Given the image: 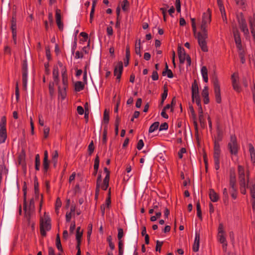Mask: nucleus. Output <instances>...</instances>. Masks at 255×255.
Segmentation results:
<instances>
[{
    "label": "nucleus",
    "mask_w": 255,
    "mask_h": 255,
    "mask_svg": "<svg viewBox=\"0 0 255 255\" xmlns=\"http://www.w3.org/2000/svg\"><path fill=\"white\" fill-rule=\"evenodd\" d=\"M211 21V10L208 8L206 12L203 14L201 24L200 28L201 32L198 33V42L202 50L204 52L208 51L206 39L207 38L206 27Z\"/></svg>",
    "instance_id": "nucleus-1"
},
{
    "label": "nucleus",
    "mask_w": 255,
    "mask_h": 255,
    "mask_svg": "<svg viewBox=\"0 0 255 255\" xmlns=\"http://www.w3.org/2000/svg\"><path fill=\"white\" fill-rule=\"evenodd\" d=\"M241 192L246 194V188L250 189L251 196V202L253 213L255 215V181L249 178V176H239Z\"/></svg>",
    "instance_id": "nucleus-2"
},
{
    "label": "nucleus",
    "mask_w": 255,
    "mask_h": 255,
    "mask_svg": "<svg viewBox=\"0 0 255 255\" xmlns=\"http://www.w3.org/2000/svg\"><path fill=\"white\" fill-rule=\"evenodd\" d=\"M51 228L50 218L49 215L45 212L43 216L40 217V228L41 235L43 237L45 236L46 232L49 231Z\"/></svg>",
    "instance_id": "nucleus-3"
},
{
    "label": "nucleus",
    "mask_w": 255,
    "mask_h": 255,
    "mask_svg": "<svg viewBox=\"0 0 255 255\" xmlns=\"http://www.w3.org/2000/svg\"><path fill=\"white\" fill-rule=\"evenodd\" d=\"M228 148L230 153L232 155H236L238 153L239 148V145L237 142V139L235 136L231 135L230 141L228 143Z\"/></svg>",
    "instance_id": "nucleus-4"
},
{
    "label": "nucleus",
    "mask_w": 255,
    "mask_h": 255,
    "mask_svg": "<svg viewBox=\"0 0 255 255\" xmlns=\"http://www.w3.org/2000/svg\"><path fill=\"white\" fill-rule=\"evenodd\" d=\"M219 154H220L219 145L215 142V147H214V158L215 168L216 170L219 169L220 168Z\"/></svg>",
    "instance_id": "nucleus-5"
},
{
    "label": "nucleus",
    "mask_w": 255,
    "mask_h": 255,
    "mask_svg": "<svg viewBox=\"0 0 255 255\" xmlns=\"http://www.w3.org/2000/svg\"><path fill=\"white\" fill-rule=\"evenodd\" d=\"M109 177L110 176H105L104 180H102L101 176H99L97 181V185L104 190H107L109 186Z\"/></svg>",
    "instance_id": "nucleus-6"
},
{
    "label": "nucleus",
    "mask_w": 255,
    "mask_h": 255,
    "mask_svg": "<svg viewBox=\"0 0 255 255\" xmlns=\"http://www.w3.org/2000/svg\"><path fill=\"white\" fill-rule=\"evenodd\" d=\"M236 176H231L230 185L231 188V196L234 199H236L237 197V188L236 186Z\"/></svg>",
    "instance_id": "nucleus-7"
},
{
    "label": "nucleus",
    "mask_w": 255,
    "mask_h": 255,
    "mask_svg": "<svg viewBox=\"0 0 255 255\" xmlns=\"http://www.w3.org/2000/svg\"><path fill=\"white\" fill-rule=\"evenodd\" d=\"M213 85L216 102L218 103H220L221 101L220 89L218 81L216 78L213 79Z\"/></svg>",
    "instance_id": "nucleus-8"
},
{
    "label": "nucleus",
    "mask_w": 255,
    "mask_h": 255,
    "mask_svg": "<svg viewBox=\"0 0 255 255\" xmlns=\"http://www.w3.org/2000/svg\"><path fill=\"white\" fill-rule=\"evenodd\" d=\"M123 65L122 61L119 62L115 66L114 75L117 76V79L120 80L123 72Z\"/></svg>",
    "instance_id": "nucleus-9"
},
{
    "label": "nucleus",
    "mask_w": 255,
    "mask_h": 255,
    "mask_svg": "<svg viewBox=\"0 0 255 255\" xmlns=\"http://www.w3.org/2000/svg\"><path fill=\"white\" fill-rule=\"evenodd\" d=\"M234 36L236 46L239 50H242L243 47L241 44V39L239 31L236 30L234 31Z\"/></svg>",
    "instance_id": "nucleus-10"
},
{
    "label": "nucleus",
    "mask_w": 255,
    "mask_h": 255,
    "mask_svg": "<svg viewBox=\"0 0 255 255\" xmlns=\"http://www.w3.org/2000/svg\"><path fill=\"white\" fill-rule=\"evenodd\" d=\"M178 54L180 63L181 64L184 63L187 56L185 52L184 49L182 47H179L178 48Z\"/></svg>",
    "instance_id": "nucleus-11"
},
{
    "label": "nucleus",
    "mask_w": 255,
    "mask_h": 255,
    "mask_svg": "<svg viewBox=\"0 0 255 255\" xmlns=\"http://www.w3.org/2000/svg\"><path fill=\"white\" fill-rule=\"evenodd\" d=\"M48 153L47 150L44 151V159L43 161V170L45 173L49 168Z\"/></svg>",
    "instance_id": "nucleus-12"
},
{
    "label": "nucleus",
    "mask_w": 255,
    "mask_h": 255,
    "mask_svg": "<svg viewBox=\"0 0 255 255\" xmlns=\"http://www.w3.org/2000/svg\"><path fill=\"white\" fill-rule=\"evenodd\" d=\"M199 95V88L197 83L196 80H194V83L192 85V98L193 101L194 100L195 98H197Z\"/></svg>",
    "instance_id": "nucleus-13"
},
{
    "label": "nucleus",
    "mask_w": 255,
    "mask_h": 255,
    "mask_svg": "<svg viewBox=\"0 0 255 255\" xmlns=\"http://www.w3.org/2000/svg\"><path fill=\"white\" fill-rule=\"evenodd\" d=\"M239 22L241 30L244 32L245 35H248L249 34V31L245 19L241 18L239 20Z\"/></svg>",
    "instance_id": "nucleus-14"
},
{
    "label": "nucleus",
    "mask_w": 255,
    "mask_h": 255,
    "mask_svg": "<svg viewBox=\"0 0 255 255\" xmlns=\"http://www.w3.org/2000/svg\"><path fill=\"white\" fill-rule=\"evenodd\" d=\"M200 244V234L197 232H195V237L194 244L193 246V250L197 252L199 250Z\"/></svg>",
    "instance_id": "nucleus-15"
},
{
    "label": "nucleus",
    "mask_w": 255,
    "mask_h": 255,
    "mask_svg": "<svg viewBox=\"0 0 255 255\" xmlns=\"http://www.w3.org/2000/svg\"><path fill=\"white\" fill-rule=\"evenodd\" d=\"M209 197L210 200L214 202H217L219 199L218 194L213 189H210L209 190Z\"/></svg>",
    "instance_id": "nucleus-16"
},
{
    "label": "nucleus",
    "mask_w": 255,
    "mask_h": 255,
    "mask_svg": "<svg viewBox=\"0 0 255 255\" xmlns=\"http://www.w3.org/2000/svg\"><path fill=\"white\" fill-rule=\"evenodd\" d=\"M201 74L203 80L205 82L207 83L208 81V70L206 66H203L201 68Z\"/></svg>",
    "instance_id": "nucleus-17"
},
{
    "label": "nucleus",
    "mask_w": 255,
    "mask_h": 255,
    "mask_svg": "<svg viewBox=\"0 0 255 255\" xmlns=\"http://www.w3.org/2000/svg\"><path fill=\"white\" fill-rule=\"evenodd\" d=\"M18 163H19V166H20L21 168L23 169L24 174H25V171L26 170V167H25V163H24V154H21L19 156Z\"/></svg>",
    "instance_id": "nucleus-18"
},
{
    "label": "nucleus",
    "mask_w": 255,
    "mask_h": 255,
    "mask_svg": "<svg viewBox=\"0 0 255 255\" xmlns=\"http://www.w3.org/2000/svg\"><path fill=\"white\" fill-rule=\"evenodd\" d=\"M249 151L250 153L251 160L253 163H255V150L252 144H249Z\"/></svg>",
    "instance_id": "nucleus-19"
},
{
    "label": "nucleus",
    "mask_w": 255,
    "mask_h": 255,
    "mask_svg": "<svg viewBox=\"0 0 255 255\" xmlns=\"http://www.w3.org/2000/svg\"><path fill=\"white\" fill-rule=\"evenodd\" d=\"M110 204H111V199H110V198L109 197L106 199L105 203L103 204L101 207V211H102L103 215H104L105 214V211L106 208H109Z\"/></svg>",
    "instance_id": "nucleus-20"
},
{
    "label": "nucleus",
    "mask_w": 255,
    "mask_h": 255,
    "mask_svg": "<svg viewBox=\"0 0 255 255\" xmlns=\"http://www.w3.org/2000/svg\"><path fill=\"white\" fill-rule=\"evenodd\" d=\"M6 138V129H0V143L5 142Z\"/></svg>",
    "instance_id": "nucleus-21"
},
{
    "label": "nucleus",
    "mask_w": 255,
    "mask_h": 255,
    "mask_svg": "<svg viewBox=\"0 0 255 255\" xmlns=\"http://www.w3.org/2000/svg\"><path fill=\"white\" fill-rule=\"evenodd\" d=\"M75 90L77 92H79L83 89L84 85L81 81L76 82L74 85Z\"/></svg>",
    "instance_id": "nucleus-22"
},
{
    "label": "nucleus",
    "mask_w": 255,
    "mask_h": 255,
    "mask_svg": "<svg viewBox=\"0 0 255 255\" xmlns=\"http://www.w3.org/2000/svg\"><path fill=\"white\" fill-rule=\"evenodd\" d=\"M11 30H12V37H13L14 43L16 44V24L13 22H12V25H11Z\"/></svg>",
    "instance_id": "nucleus-23"
},
{
    "label": "nucleus",
    "mask_w": 255,
    "mask_h": 255,
    "mask_svg": "<svg viewBox=\"0 0 255 255\" xmlns=\"http://www.w3.org/2000/svg\"><path fill=\"white\" fill-rule=\"evenodd\" d=\"M27 82V73L25 72L22 73L23 88L24 90H26Z\"/></svg>",
    "instance_id": "nucleus-24"
},
{
    "label": "nucleus",
    "mask_w": 255,
    "mask_h": 255,
    "mask_svg": "<svg viewBox=\"0 0 255 255\" xmlns=\"http://www.w3.org/2000/svg\"><path fill=\"white\" fill-rule=\"evenodd\" d=\"M159 125V123L158 122H154L152 125L150 126L149 128V132L151 133L156 130Z\"/></svg>",
    "instance_id": "nucleus-25"
},
{
    "label": "nucleus",
    "mask_w": 255,
    "mask_h": 255,
    "mask_svg": "<svg viewBox=\"0 0 255 255\" xmlns=\"http://www.w3.org/2000/svg\"><path fill=\"white\" fill-rule=\"evenodd\" d=\"M58 75H59V73H58V68H54V69L53 70V78L54 82L56 83H58V80H59Z\"/></svg>",
    "instance_id": "nucleus-26"
},
{
    "label": "nucleus",
    "mask_w": 255,
    "mask_h": 255,
    "mask_svg": "<svg viewBox=\"0 0 255 255\" xmlns=\"http://www.w3.org/2000/svg\"><path fill=\"white\" fill-rule=\"evenodd\" d=\"M220 11L221 13L222 17L223 18V21L227 23V18L226 16V13L225 9L224 6H221V7L219 8Z\"/></svg>",
    "instance_id": "nucleus-27"
},
{
    "label": "nucleus",
    "mask_w": 255,
    "mask_h": 255,
    "mask_svg": "<svg viewBox=\"0 0 255 255\" xmlns=\"http://www.w3.org/2000/svg\"><path fill=\"white\" fill-rule=\"evenodd\" d=\"M168 95V89L167 88H166L165 86L164 87V92L162 94V99L161 101L160 102V105H162L164 100L166 99V98L167 97Z\"/></svg>",
    "instance_id": "nucleus-28"
},
{
    "label": "nucleus",
    "mask_w": 255,
    "mask_h": 255,
    "mask_svg": "<svg viewBox=\"0 0 255 255\" xmlns=\"http://www.w3.org/2000/svg\"><path fill=\"white\" fill-rule=\"evenodd\" d=\"M6 118L5 117H2L1 119L0 122V129H6L5 125H6Z\"/></svg>",
    "instance_id": "nucleus-29"
},
{
    "label": "nucleus",
    "mask_w": 255,
    "mask_h": 255,
    "mask_svg": "<svg viewBox=\"0 0 255 255\" xmlns=\"http://www.w3.org/2000/svg\"><path fill=\"white\" fill-rule=\"evenodd\" d=\"M56 245L58 250L61 252L63 251L62 247L61 244L59 235L58 234L56 237Z\"/></svg>",
    "instance_id": "nucleus-30"
},
{
    "label": "nucleus",
    "mask_w": 255,
    "mask_h": 255,
    "mask_svg": "<svg viewBox=\"0 0 255 255\" xmlns=\"http://www.w3.org/2000/svg\"><path fill=\"white\" fill-rule=\"evenodd\" d=\"M190 109V112H191V116L194 120V125L195 127H197V122H196V114L195 113V112H194V109L193 108V107H190L189 108Z\"/></svg>",
    "instance_id": "nucleus-31"
},
{
    "label": "nucleus",
    "mask_w": 255,
    "mask_h": 255,
    "mask_svg": "<svg viewBox=\"0 0 255 255\" xmlns=\"http://www.w3.org/2000/svg\"><path fill=\"white\" fill-rule=\"evenodd\" d=\"M58 154L56 150L54 151V152L52 153V163H53L54 166H55L57 163V158L58 157Z\"/></svg>",
    "instance_id": "nucleus-32"
},
{
    "label": "nucleus",
    "mask_w": 255,
    "mask_h": 255,
    "mask_svg": "<svg viewBox=\"0 0 255 255\" xmlns=\"http://www.w3.org/2000/svg\"><path fill=\"white\" fill-rule=\"evenodd\" d=\"M119 255H123L124 254V245L122 241L119 242Z\"/></svg>",
    "instance_id": "nucleus-33"
},
{
    "label": "nucleus",
    "mask_w": 255,
    "mask_h": 255,
    "mask_svg": "<svg viewBox=\"0 0 255 255\" xmlns=\"http://www.w3.org/2000/svg\"><path fill=\"white\" fill-rule=\"evenodd\" d=\"M8 173L7 169L2 164H0V175H6Z\"/></svg>",
    "instance_id": "nucleus-34"
},
{
    "label": "nucleus",
    "mask_w": 255,
    "mask_h": 255,
    "mask_svg": "<svg viewBox=\"0 0 255 255\" xmlns=\"http://www.w3.org/2000/svg\"><path fill=\"white\" fill-rule=\"evenodd\" d=\"M40 165V156L39 154H36L35 156V169L39 170Z\"/></svg>",
    "instance_id": "nucleus-35"
},
{
    "label": "nucleus",
    "mask_w": 255,
    "mask_h": 255,
    "mask_svg": "<svg viewBox=\"0 0 255 255\" xmlns=\"http://www.w3.org/2000/svg\"><path fill=\"white\" fill-rule=\"evenodd\" d=\"M218 239L220 243L227 242L225 234H218Z\"/></svg>",
    "instance_id": "nucleus-36"
},
{
    "label": "nucleus",
    "mask_w": 255,
    "mask_h": 255,
    "mask_svg": "<svg viewBox=\"0 0 255 255\" xmlns=\"http://www.w3.org/2000/svg\"><path fill=\"white\" fill-rule=\"evenodd\" d=\"M107 241L109 243V247L112 250H114L115 245L114 243L112 242V238L111 236H109L107 238Z\"/></svg>",
    "instance_id": "nucleus-37"
},
{
    "label": "nucleus",
    "mask_w": 255,
    "mask_h": 255,
    "mask_svg": "<svg viewBox=\"0 0 255 255\" xmlns=\"http://www.w3.org/2000/svg\"><path fill=\"white\" fill-rule=\"evenodd\" d=\"M129 6V2L127 0H123L122 3V7L124 11H126L128 10V8Z\"/></svg>",
    "instance_id": "nucleus-38"
},
{
    "label": "nucleus",
    "mask_w": 255,
    "mask_h": 255,
    "mask_svg": "<svg viewBox=\"0 0 255 255\" xmlns=\"http://www.w3.org/2000/svg\"><path fill=\"white\" fill-rule=\"evenodd\" d=\"M83 235V232L80 230V227H78L77 228L76 230V239H81Z\"/></svg>",
    "instance_id": "nucleus-39"
},
{
    "label": "nucleus",
    "mask_w": 255,
    "mask_h": 255,
    "mask_svg": "<svg viewBox=\"0 0 255 255\" xmlns=\"http://www.w3.org/2000/svg\"><path fill=\"white\" fill-rule=\"evenodd\" d=\"M225 234L223 224L220 223L218 229V234Z\"/></svg>",
    "instance_id": "nucleus-40"
},
{
    "label": "nucleus",
    "mask_w": 255,
    "mask_h": 255,
    "mask_svg": "<svg viewBox=\"0 0 255 255\" xmlns=\"http://www.w3.org/2000/svg\"><path fill=\"white\" fill-rule=\"evenodd\" d=\"M250 27H251V33L252 34V36H255V30L254 29V27H255L254 26V20H251L250 21Z\"/></svg>",
    "instance_id": "nucleus-41"
},
{
    "label": "nucleus",
    "mask_w": 255,
    "mask_h": 255,
    "mask_svg": "<svg viewBox=\"0 0 255 255\" xmlns=\"http://www.w3.org/2000/svg\"><path fill=\"white\" fill-rule=\"evenodd\" d=\"M135 51L136 54L139 55L140 56H141L140 40H139V46H137V44H135Z\"/></svg>",
    "instance_id": "nucleus-42"
},
{
    "label": "nucleus",
    "mask_w": 255,
    "mask_h": 255,
    "mask_svg": "<svg viewBox=\"0 0 255 255\" xmlns=\"http://www.w3.org/2000/svg\"><path fill=\"white\" fill-rule=\"evenodd\" d=\"M237 5L242 7H245L246 0H235Z\"/></svg>",
    "instance_id": "nucleus-43"
},
{
    "label": "nucleus",
    "mask_w": 255,
    "mask_h": 255,
    "mask_svg": "<svg viewBox=\"0 0 255 255\" xmlns=\"http://www.w3.org/2000/svg\"><path fill=\"white\" fill-rule=\"evenodd\" d=\"M88 150L89 151V154H91L94 151V143H93V141H92L89 144V146H88Z\"/></svg>",
    "instance_id": "nucleus-44"
},
{
    "label": "nucleus",
    "mask_w": 255,
    "mask_h": 255,
    "mask_svg": "<svg viewBox=\"0 0 255 255\" xmlns=\"http://www.w3.org/2000/svg\"><path fill=\"white\" fill-rule=\"evenodd\" d=\"M104 120L106 123H108L109 121V113L105 110L104 114Z\"/></svg>",
    "instance_id": "nucleus-45"
},
{
    "label": "nucleus",
    "mask_w": 255,
    "mask_h": 255,
    "mask_svg": "<svg viewBox=\"0 0 255 255\" xmlns=\"http://www.w3.org/2000/svg\"><path fill=\"white\" fill-rule=\"evenodd\" d=\"M124 235L123 230L121 228L118 229V238L119 241H121V239L123 238Z\"/></svg>",
    "instance_id": "nucleus-46"
},
{
    "label": "nucleus",
    "mask_w": 255,
    "mask_h": 255,
    "mask_svg": "<svg viewBox=\"0 0 255 255\" xmlns=\"http://www.w3.org/2000/svg\"><path fill=\"white\" fill-rule=\"evenodd\" d=\"M61 202L60 201V200L59 199H58L56 201V205H55V211L57 213H58V210H59L60 207H61Z\"/></svg>",
    "instance_id": "nucleus-47"
},
{
    "label": "nucleus",
    "mask_w": 255,
    "mask_h": 255,
    "mask_svg": "<svg viewBox=\"0 0 255 255\" xmlns=\"http://www.w3.org/2000/svg\"><path fill=\"white\" fill-rule=\"evenodd\" d=\"M168 125L167 123H164L162 124L159 127V130H166L168 129Z\"/></svg>",
    "instance_id": "nucleus-48"
},
{
    "label": "nucleus",
    "mask_w": 255,
    "mask_h": 255,
    "mask_svg": "<svg viewBox=\"0 0 255 255\" xmlns=\"http://www.w3.org/2000/svg\"><path fill=\"white\" fill-rule=\"evenodd\" d=\"M239 55L241 58V60L242 63H244L245 62V59L244 57V50L242 49V50H239Z\"/></svg>",
    "instance_id": "nucleus-49"
},
{
    "label": "nucleus",
    "mask_w": 255,
    "mask_h": 255,
    "mask_svg": "<svg viewBox=\"0 0 255 255\" xmlns=\"http://www.w3.org/2000/svg\"><path fill=\"white\" fill-rule=\"evenodd\" d=\"M56 21L61 20V16L60 14V10L57 9L56 10Z\"/></svg>",
    "instance_id": "nucleus-50"
},
{
    "label": "nucleus",
    "mask_w": 255,
    "mask_h": 255,
    "mask_svg": "<svg viewBox=\"0 0 255 255\" xmlns=\"http://www.w3.org/2000/svg\"><path fill=\"white\" fill-rule=\"evenodd\" d=\"M143 146H144V143H143V140L142 139H140L139 140H138L137 145V148L138 150H141L142 148V147H143Z\"/></svg>",
    "instance_id": "nucleus-51"
},
{
    "label": "nucleus",
    "mask_w": 255,
    "mask_h": 255,
    "mask_svg": "<svg viewBox=\"0 0 255 255\" xmlns=\"http://www.w3.org/2000/svg\"><path fill=\"white\" fill-rule=\"evenodd\" d=\"M162 245V242H160L159 241H156V251H159V252L160 251Z\"/></svg>",
    "instance_id": "nucleus-52"
},
{
    "label": "nucleus",
    "mask_w": 255,
    "mask_h": 255,
    "mask_svg": "<svg viewBox=\"0 0 255 255\" xmlns=\"http://www.w3.org/2000/svg\"><path fill=\"white\" fill-rule=\"evenodd\" d=\"M49 90L50 95L52 96L54 93L53 83L49 85Z\"/></svg>",
    "instance_id": "nucleus-53"
},
{
    "label": "nucleus",
    "mask_w": 255,
    "mask_h": 255,
    "mask_svg": "<svg viewBox=\"0 0 255 255\" xmlns=\"http://www.w3.org/2000/svg\"><path fill=\"white\" fill-rule=\"evenodd\" d=\"M56 22L57 25L59 30H62L63 29V24L61 20H58V21H56Z\"/></svg>",
    "instance_id": "nucleus-54"
},
{
    "label": "nucleus",
    "mask_w": 255,
    "mask_h": 255,
    "mask_svg": "<svg viewBox=\"0 0 255 255\" xmlns=\"http://www.w3.org/2000/svg\"><path fill=\"white\" fill-rule=\"evenodd\" d=\"M192 29H193V33H194V36L195 37L198 39L197 38V36H198V33L199 32H197L196 31V24H192Z\"/></svg>",
    "instance_id": "nucleus-55"
},
{
    "label": "nucleus",
    "mask_w": 255,
    "mask_h": 255,
    "mask_svg": "<svg viewBox=\"0 0 255 255\" xmlns=\"http://www.w3.org/2000/svg\"><path fill=\"white\" fill-rule=\"evenodd\" d=\"M151 78L153 80H157L158 79V75L157 72L155 71H153L152 73V75L151 76Z\"/></svg>",
    "instance_id": "nucleus-56"
},
{
    "label": "nucleus",
    "mask_w": 255,
    "mask_h": 255,
    "mask_svg": "<svg viewBox=\"0 0 255 255\" xmlns=\"http://www.w3.org/2000/svg\"><path fill=\"white\" fill-rule=\"evenodd\" d=\"M238 171L239 175H245V173H244V168L242 166H238Z\"/></svg>",
    "instance_id": "nucleus-57"
},
{
    "label": "nucleus",
    "mask_w": 255,
    "mask_h": 255,
    "mask_svg": "<svg viewBox=\"0 0 255 255\" xmlns=\"http://www.w3.org/2000/svg\"><path fill=\"white\" fill-rule=\"evenodd\" d=\"M50 129L49 128L45 127L44 128V137L47 138L48 136L49 132Z\"/></svg>",
    "instance_id": "nucleus-58"
},
{
    "label": "nucleus",
    "mask_w": 255,
    "mask_h": 255,
    "mask_svg": "<svg viewBox=\"0 0 255 255\" xmlns=\"http://www.w3.org/2000/svg\"><path fill=\"white\" fill-rule=\"evenodd\" d=\"M195 101L196 104L198 105L199 107L201 106V101L199 95L197 96V98L196 97L194 98V100L193 101Z\"/></svg>",
    "instance_id": "nucleus-59"
},
{
    "label": "nucleus",
    "mask_w": 255,
    "mask_h": 255,
    "mask_svg": "<svg viewBox=\"0 0 255 255\" xmlns=\"http://www.w3.org/2000/svg\"><path fill=\"white\" fill-rule=\"evenodd\" d=\"M126 59H129L130 57V51L129 46H127L126 50Z\"/></svg>",
    "instance_id": "nucleus-60"
},
{
    "label": "nucleus",
    "mask_w": 255,
    "mask_h": 255,
    "mask_svg": "<svg viewBox=\"0 0 255 255\" xmlns=\"http://www.w3.org/2000/svg\"><path fill=\"white\" fill-rule=\"evenodd\" d=\"M186 152V149L184 148H182L180 151L178 152V156L180 158H182L183 157V153Z\"/></svg>",
    "instance_id": "nucleus-61"
},
{
    "label": "nucleus",
    "mask_w": 255,
    "mask_h": 255,
    "mask_svg": "<svg viewBox=\"0 0 255 255\" xmlns=\"http://www.w3.org/2000/svg\"><path fill=\"white\" fill-rule=\"evenodd\" d=\"M142 100L141 98H138L136 102L135 106L137 108H139L141 106Z\"/></svg>",
    "instance_id": "nucleus-62"
},
{
    "label": "nucleus",
    "mask_w": 255,
    "mask_h": 255,
    "mask_svg": "<svg viewBox=\"0 0 255 255\" xmlns=\"http://www.w3.org/2000/svg\"><path fill=\"white\" fill-rule=\"evenodd\" d=\"M72 217V214L71 212L67 213L66 215V222H70Z\"/></svg>",
    "instance_id": "nucleus-63"
},
{
    "label": "nucleus",
    "mask_w": 255,
    "mask_h": 255,
    "mask_svg": "<svg viewBox=\"0 0 255 255\" xmlns=\"http://www.w3.org/2000/svg\"><path fill=\"white\" fill-rule=\"evenodd\" d=\"M77 112L80 115H83L84 113V109L81 106H78L77 107Z\"/></svg>",
    "instance_id": "nucleus-64"
}]
</instances>
